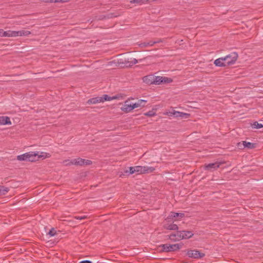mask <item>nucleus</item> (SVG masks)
<instances>
[{"mask_svg": "<svg viewBox=\"0 0 263 263\" xmlns=\"http://www.w3.org/2000/svg\"><path fill=\"white\" fill-rule=\"evenodd\" d=\"M17 36H27L31 34V32L28 30L17 31Z\"/></svg>", "mask_w": 263, "mask_h": 263, "instance_id": "obj_21", "label": "nucleus"}, {"mask_svg": "<svg viewBox=\"0 0 263 263\" xmlns=\"http://www.w3.org/2000/svg\"><path fill=\"white\" fill-rule=\"evenodd\" d=\"M11 124L10 119L8 117H0V124L6 125Z\"/></svg>", "mask_w": 263, "mask_h": 263, "instance_id": "obj_19", "label": "nucleus"}, {"mask_svg": "<svg viewBox=\"0 0 263 263\" xmlns=\"http://www.w3.org/2000/svg\"><path fill=\"white\" fill-rule=\"evenodd\" d=\"M184 217V214L183 213H176L171 212L168 216L165 219V220L168 222H171L173 221L174 218L179 217L182 218Z\"/></svg>", "mask_w": 263, "mask_h": 263, "instance_id": "obj_8", "label": "nucleus"}, {"mask_svg": "<svg viewBox=\"0 0 263 263\" xmlns=\"http://www.w3.org/2000/svg\"><path fill=\"white\" fill-rule=\"evenodd\" d=\"M142 60V59H140L139 61H141Z\"/></svg>", "mask_w": 263, "mask_h": 263, "instance_id": "obj_41", "label": "nucleus"}, {"mask_svg": "<svg viewBox=\"0 0 263 263\" xmlns=\"http://www.w3.org/2000/svg\"><path fill=\"white\" fill-rule=\"evenodd\" d=\"M144 115L148 117H153L156 115V111L154 109H152V110L144 113Z\"/></svg>", "mask_w": 263, "mask_h": 263, "instance_id": "obj_27", "label": "nucleus"}, {"mask_svg": "<svg viewBox=\"0 0 263 263\" xmlns=\"http://www.w3.org/2000/svg\"><path fill=\"white\" fill-rule=\"evenodd\" d=\"M9 191V189L3 185H0V196L6 195Z\"/></svg>", "mask_w": 263, "mask_h": 263, "instance_id": "obj_24", "label": "nucleus"}, {"mask_svg": "<svg viewBox=\"0 0 263 263\" xmlns=\"http://www.w3.org/2000/svg\"><path fill=\"white\" fill-rule=\"evenodd\" d=\"M155 44H156V42H155L154 41H149V42H147V45H148V46H152Z\"/></svg>", "mask_w": 263, "mask_h": 263, "instance_id": "obj_35", "label": "nucleus"}, {"mask_svg": "<svg viewBox=\"0 0 263 263\" xmlns=\"http://www.w3.org/2000/svg\"><path fill=\"white\" fill-rule=\"evenodd\" d=\"M128 170H126L125 171V173H129V174H133L135 173V166H130L128 168Z\"/></svg>", "mask_w": 263, "mask_h": 263, "instance_id": "obj_28", "label": "nucleus"}, {"mask_svg": "<svg viewBox=\"0 0 263 263\" xmlns=\"http://www.w3.org/2000/svg\"><path fill=\"white\" fill-rule=\"evenodd\" d=\"M74 218L75 219H78V220H83V219H86L87 218V216H74Z\"/></svg>", "mask_w": 263, "mask_h": 263, "instance_id": "obj_32", "label": "nucleus"}, {"mask_svg": "<svg viewBox=\"0 0 263 263\" xmlns=\"http://www.w3.org/2000/svg\"><path fill=\"white\" fill-rule=\"evenodd\" d=\"M174 115L176 117H183V116L185 115V114L179 111H175L174 112Z\"/></svg>", "mask_w": 263, "mask_h": 263, "instance_id": "obj_31", "label": "nucleus"}, {"mask_svg": "<svg viewBox=\"0 0 263 263\" xmlns=\"http://www.w3.org/2000/svg\"><path fill=\"white\" fill-rule=\"evenodd\" d=\"M79 263H92V262L89 260H83L80 261Z\"/></svg>", "mask_w": 263, "mask_h": 263, "instance_id": "obj_38", "label": "nucleus"}, {"mask_svg": "<svg viewBox=\"0 0 263 263\" xmlns=\"http://www.w3.org/2000/svg\"><path fill=\"white\" fill-rule=\"evenodd\" d=\"M182 247V243L176 244H163L159 246V248H161V251L165 252H175L180 249Z\"/></svg>", "mask_w": 263, "mask_h": 263, "instance_id": "obj_2", "label": "nucleus"}, {"mask_svg": "<svg viewBox=\"0 0 263 263\" xmlns=\"http://www.w3.org/2000/svg\"><path fill=\"white\" fill-rule=\"evenodd\" d=\"M143 81L147 84H154V77L152 75L145 76L143 78Z\"/></svg>", "mask_w": 263, "mask_h": 263, "instance_id": "obj_15", "label": "nucleus"}, {"mask_svg": "<svg viewBox=\"0 0 263 263\" xmlns=\"http://www.w3.org/2000/svg\"><path fill=\"white\" fill-rule=\"evenodd\" d=\"M17 31L8 30L5 31L3 30V36L16 37L17 36Z\"/></svg>", "mask_w": 263, "mask_h": 263, "instance_id": "obj_16", "label": "nucleus"}, {"mask_svg": "<svg viewBox=\"0 0 263 263\" xmlns=\"http://www.w3.org/2000/svg\"><path fill=\"white\" fill-rule=\"evenodd\" d=\"M179 239H189L193 236V233L190 231H179Z\"/></svg>", "mask_w": 263, "mask_h": 263, "instance_id": "obj_9", "label": "nucleus"}, {"mask_svg": "<svg viewBox=\"0 0 263 263\" xmlns=\"http://www.w3.org/2000/svg\"><path fill=\"white\" fill-rule=\"evenodd\" d=\"M28 153V161L34 162L37 160L38 152H30Z\"/></svg>", "mask_w": 263, "mask_h": 263, "instance_id": "obj_14", "label": "nucleus"}, {"mask_svg": "<svg viewBox=\"0 0 263 263\" xmlns=\"http://www.w3.org/2000/svg\"><path fill=\"white\" fill-rule=\"evenodd\" d=\"M253 127L259 129L263 127V125L260 123H258L257 122H254L252 124Z\"/></svg>", "mask_w": 263, "mask_h": 263, "instance_id": "obj_29", "label": "nucleus"}, {"mask_svg": "<svg viewBox=\"0 0 263 263\" xmlns=\"http://www.w3.org/2000/svg\"><path fill=\"white\" fill-rule=\"evenodd\" d=\"M214 64L218 67H226L227 64L224 61V57L218 58L215 60Z\"/></svg>", "mask_w": 263, "mask_h": 263, "instance_id": "obj_12", "label": "nucleus"}, {"mask_svg": "<svg viewBox=\"0 0 263 263\" xmlns=\"http://www.w3.org/2000/svg\"><path fill=\"white\" fill-rule=\"evenodd\" d=\"M121 109L125 112H129L134 108L133 107L132 104H129L128 101H126Z\"/></svg>", "mask_w": 263, "mask_h": 263, "instance_id": "obj_11", "label": "nucleus"}, {"mask_svg": "<svg viewBox=\"0 0 263 263\" xmlns=\"http://www.w3.org/2000/svg\"><path fill=\"white\" fill-rule=\"evenodd\" d=\"M167 79V78L162 77L160 76H157L154 77V84H160L162 82H166V80Z\"/></svg>", "mask_w": 263, "mask_h": 263, "instance_id": "obj_18", "label": "nucleus"}, {"mask_svg": "<svg viewBox=\"0 0 263 263\" xmlns=\"http://www.w3.org/2000/svg\"><path fill=\"white\" fill-rule=\"evenodd\" d=\"M130 3L133 4H138L139 5H142L149 3V0H132L130 1Z\"/></svg>", "mask_w": 263, "mask_h": 263, "instance_id": "obj_25", "label": "nucleus"}, {"mask_svg": "<svg viewBox=\"0 0 263 263\" xmlns=\"http://www.w3.org/2000/svg\"><path fill=\"white\" fill-rule=\"evenodd\" d=\"M92 164V161L89 160H86L81 158H78L71 160L69 163H66V165H89Z\"/></svg>", "mask_w": 263, "mask_h": 263, "instance_id": "obj_3", "label": "nucleus"}, {"mask_svg": "<svg viewBox=\"0 0 263 263\" xmlns=\"http://www.w3.org/2000/svg\"><path fill=\"white\" fill-rule=\"evenodd\" d=\"M223 163L221 162H215L214 163L205 164L204 166V168L205 170H206L212 172L215 170H216Z\"/></svg>", "mask_w": 263, "mask_h": 263, "instance_id": "obj_7", "label": "nucleus"}, {"mask_svg": "<svg viewBox=\"0 0 263 263\" xmlns=\"http://www.w3.org/2000/svg\"><path fill=\"white\" fill-rule=\"evenodd\" d=\"M135 173L139 174H147L153 172L155 168L152 166H135Z\"/></svg>", "mask_w": 263, "mask_h": 263, "instance_id": "obj_5", "label": "nucleus"}, {"mask_svg": "<svg viewBox=\"0 0 263 263\" xmlns=\"http://www.w3.org/2000/svg\"><path fill=\"white\" fill-rule=\"evenodd\" d=\"M238 54L236 52H233L224 57L227 66L232 65L235 63L238 59Z\"/></svg>", "mask_w": 263, "mask_h": 263, "instance_id": "obj_4", "label": "nucleus"}, {"mask_svg": "<svg viewBox=\"0 0 263 263\" xmlns=\"http://www.w3.org/2000/svg\"><path fill=\"white\" fill-rule=\"evenodd\" d=\"M187 255L192 258H201L205 256V254L203 253H201L197 250H189L187 252Z\"/></svg>", "mask_w": 263, "mask_h": 263, "instance_id": "obj_6", "label": "nucleus"}, {"mask_svg": "<svg viewBox=\"0 0 263 263\" xmlns=\"http://www.w3.org/2000/svg\"><path fill=\"white\" fill-rule=\"evenodd\" d=\"M147 44V42H143V43H141L140 44V46L142 47H146L148 46V45Z\"/></svg>", "mask_w": 263, "mask_h": 263, "instance_id": "obj_33", "label": "nucleus"}, {"mask_svg": "<svg viewBox=\"0 0 263 263\" xmlns=\"http://www.w3.org/2000/svg\"><path fill=\"white\" fill-rule=\"evenodd\" d=\"M3 30L0 29V36H3Z\"/></svg>", "mask_w": 263, "mask_h": 263, "instance_id": "obj_39", "label": "nucleus"}, {"mask_svg": "<svg viewBox=\"0 0 263 263\" xmlns=\"http://www.w3.org/2000/svg\"><path fill=\"white\" fill-rule=\"evenodd\" d=\"M155 42H156V43H160L161 42V40H157V41H154Z\"/></svg>", "mask_w": 263, "mask_h": 263, "instance_id": "obj_40", "label": "nucleus"}, {"mask_svg": "<svg viewBox=\"0 0 263 263\" xmlns=\"http://www.w3.org/2000/svg\"><path fill=\"white\" fill-rule=\"evenodd\" d=\"M44 2L46 3H57L58 2L57 0H43Z\"/></svg>", "mask_w": 263, "mask_h": 263, "instance_id": "obj_34", "label": "nucleus"}, {"mask_svg": "<svg viewBox=\"0 0 263 263\" xmlns=\"http://www.w3.org/2000/svg\"><path fill=\"white\" fill-rule=\"evenodd\" d=\"M255 143L247 141H242V143L239 142L238 143V147L240 149H243L246 147L249 149H252L255 147Z\"/></svg>", "mask_w": 263, "mask_h": 263, "instance_id": "obj_10", "label": "nucleus"}, {"mask_svg": "<svg viewBox=\"0 0 263 263\" xmlns=\"http://www.w3.org/2000/svg\"><path fill=\"white\" fill-rule=\"evenodd\" d=\"M146 101L144 100H139L137 102L133 103V107L135 109L138 107L144 106Z\"/></svg>", "mask_w": 263, "mask_h": 263, "instance_id": "obj_20", "label": "nucleus"}, {"mask_svg": "<svg viewBox=\"0 0 263 263\" xmlns=\"http://www.w3.org/2000/svg\"><path fill=\"white\" fill-rule=\"evenodd\" d=\"M118 98V97L117 96L110 97L107 95H104L102 97H97L89 99L87 101V103L88 104H95L99 103L104 102L106 101H111Z\"/></svg>", "mask_w": 263, "mask_h": 263, "instance_id": "obj_1", "label": "nucleus"}, {"mask_svg": "<svg viewBox=\"0 0 263 263\" xmlns=\"http://www.w3.org/2000/svg\"><path fill=\"white\" fill-rule=\"evenodd\" d=\"M138 61L136 59H132V60L130 61H125V64L128 63V66H132L134 65V64H136L138 63Z\"/></svg>", "mask_w": 263, "mask_h": 263, "instance_id": "obj_26", "label": "nucleus"}, {"mask_svg": "<svg viewBox=\"0 0 263 263\" xmlns=\"http://www.w3.org/2000/svg\"><path fill=\"white\" fill-rule=\"evenodd\" d=\"M117 15H114L112 13H110L108 15L107 17L108 18H112V17H117Z\"/></svg>", "mask_w": 263, "mask_h": 263, "instance_id": "obj_37", "label": "nucleus"}, {"mask_svg": "<svg viewBox=\"0 0 263 263\" xmlns=\"http://www.w3.org/2000/svg\"><path fill=\"white\" fill-rule=\"evenodd\" d=\"M51 157V155L49 153H47L46 152H41L40 154H38L37 156V160L39 159H44L45 158H50Z\"/></svg>", "mask_w": 263, "mask_h": 263, "instance_id": "obj_22", "label": "nucleus"}, {"mask_svg": "<svg viewBox=\"0 0 263 263\" xmlns=\"http://www.w3.org/2000/svg\"><path fill=\"white\" fill-rule=\"evenodd\" d=\"M71 161V160H68V159H67V160H64V161H63V163L65 165H66V166H67V165H66V163H69L70 162V161Z\"/></svg>", "mask_w": 263, "mask_h": 263, "instance_id": "obj_36", "label": "nucleus"}, {"mask_svg": "<svg viewBox=\"0 0 263 263\" xmlns=\"http://www.w3.org/2000/svg\"><path fill=\"white\" fill-rule=\"evenodd\" d=\"M28 153L17 156V159L20 161H28Z\"/></svg>", "mask_w": 263, "mask_h": 263, "instance_id": "obj_23", "label": "nucleus"}, {"mask_svg": "<svg viewBox=\"0 0 263 263\" xmlns=\"http://www.w3.org/2000/svg\"><path fill=\"white\" fill-rule=\"evenodd\" d=\"M164 229L169 230H178V227L175 223H164L163 225Z\"/></svg>", "mask_w": 263, "mask_h": 263, "instance_id": "obj_13", "label": "nucleus"}, {"mask_svg": "<svg viewBox=\"0 0 263 263\" xmlns=\"http://www.w3.org/2000/svg\"><path fill=\"white\" fill-rule=\"evenodd\" d=\"M56 231L54 228H52L49 232L48 233V234L50 236H53L56 234Z\"/></svg>", "mask_w": 263, "mask_h": 263, "instance_id": "obj_30", "label": "nucleus"}, {"mask_svg": "<svg viewBox=\"0 0 263 263\" xmlns=\"http://www.w3.org/2000/svg\"><path fill=\"white\" fill-rule=\"evenodd\" d=\"M179 231H177L176 233H173L168 235V239L173 241H177L181 240V239H179Z\"/></svg>", "mask_w": 263, "mask_h": 263, "instance_id": "obj_17", "label": "nucleus"}]
</instances>
